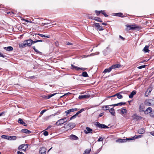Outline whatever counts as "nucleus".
Listing matches in <instances>:
<instances>
[{
    "mask_svg": "<svg viewBox=\"0 0 154 154\" xmlns=\"http://www.w3.org/2000/svg\"><path fill=\"white\" fill-rule=\"evenodd\" d=\"M126 30L129 31L130 30H139L141 29V27L140 26H136L135 24L130 25H126Z\"/></svg>",
    "mask_w": 154,
    "mask_h": 154,
    "instance_id": "nucleus-1",
    "label": "nucleus"
},
{
    "mask_svg": "<svg viewBox=\"0 0 154 154\" xmlns=\"http://www.w3.org/2000/svg\"><path fill=\"white\" fill-rule=\"evenodd\" d=\"M145 104L148 106H154V98L146 100L145 101Z\"/></svg>",
    "mask_w": 154,
    "mask_h": 154,
    "instance_id": "nucleus-2",
    "label": "nucleus"
},
{
    "mask_svg": "<svg viewBox=\"0 0 154 154\" xmlns=\"http://www.w3.org/2000/svg\"><path fill=\"white\" fill-rule=\"evenodd\" d=\"M96 126L100 128H108L109 127L103 124H101L99 122H97Z\"/></svg>",
    "mask_w": 154,
    "mask_h": 154,
    "instance_id": "nucleus-3",
    "label": "nucleus"
},
{
    "mask_svg": "<svg viewBox=\"0 0 154 154\" xmlns=\"http://www.w3.org/2000/svg\"><path fill=\"white\" fill-rule=\"evenodd\" d=\"M28 145L26 144H24L20 145L18 147V149L19 150L22 149L24 151H25L26 149L28 147Z\"/></svg>",
    "mask_w": 154,
    "mask_h": 154,
    "instance_id": "nucleus-4",
    "label": "nucleus"
},
{
    "mask_svg": "<svg viewBox=\"0 0 154 154\" xmlns=\"http://www.w3.org/2000/svg\"><path fill=\"white\" fill-rule=\"evenodd\" d=\"M94 25V26L97 28V29L98 30L102 31L104 29L103 28L102 26L100 25L99 23H95Z\"/></svg>",
    "mask_w": 154,
    "mask_h": 154,
    "instance_id": "nucleus-5",
    "label": "nucleus"
},
{
    "mask_svg": "<svg viewBox=\"0 0 154 154\" xmlns=\"http://www.w3.org/2000/svg\"><path fill=\"white\" fill-rule=\"evenodd\" d=\"M152 90V88L151 87H149L147 91H146L145 94V96L146 97H148L150 94L151 91Z\"/></svg>",
    "mask_w": 154,
    "mask_h": 154,
    "instance_id": "nucleus-6",
    "label": "nucleus"
},
{
    "mask_svg": "<svg viewBox=\"0 0 154 154\" xmlns=\"http://www.w3.org/2000/svg\"><path fill=\"white\" fill-rule=\"evenodd\" d=\"M133 119H136L137 120H140L142 119V117L140 116H138L136 114H134L132 116Z\"/></svg>",
    "mask_w": 154,
    "mask_h": 154,
    "instance_id": "nucleus-7",
    "label": "nucleus"
},
{
    "mask_svg": "<svg viewBox=\"0 0 154 154\" xmlns=\"http://www.w3.org/2000/svg\"><path fill=\"white\" fill-rule=\"evenodd\" d=\"M131 140L130 138H126V139H118L116 140V142H119L120 143H124L126 142L127 140Z\"/></svg>",
    "mask_w": 154,
    "mask_h": 154,
    "instance_id": "nucleus-8",
    "label": "nucleus"
},
{
    "mask_svg": "<svg viewBox=\"0 0 154 154\" xmlns=\"http://www.w3.org/2000/svg\"><path fill=\"white\" fill-rule=\"evenodd\" d=\"M26 43V45L28 47H31L32 45V39H29L26 40H24Z\"/></svg>",
    "mask_w": 154,
    "mask_h": 154,
    "instance_id": "nucleus-9",
    "label": "nucleus"
},
{
    "mask_svg": "<svg viewBox=\"0 0 154 154\" xmlns=\"http://www.w3.org/2000/svg\"><path fill=\"white\" fill-rule=\"evenodd\" d=\"M145 106L143 103L140 104L139 107V110L140 112H142L144 111Z\"/></svg>",
    "mask_w": 154,
    "mask_h": 154,
    "instance_id": "nucleus-10",
    "label": "nucleus"
},
{
    "mask_svg": "<svg viewBox=\"0 0 154 154\" xmlns=\"http://www.w3.org/2000/svg\"><path fill=\"white\" fill-rule=\"evenodd\" d=\"M66 122L67 120H66L65 121H63L62 119H61L57 121V122L55 124L57 126H59L60 125L63 124L65 122Z\"/></svg>",
    "mask_w": 154,
    "mask_h": 154,
    "instance_id": "nucleus-11",
    "label": "nucleus"
},
{
    "mask_svg": "<svg viewBox=\"0 0 154 154\" xmlns=\"http://www.w3.org/2000/svg\"><path fill=\"white\" fill-rule=\"evenodd\" d=\"M152 109L150 107H149L146 110L144 111L145 113V114H147L149 113H150V115L152 112Z\"/></svg>",
    "mask_w": 154,
    "mask_h": 154,
    "instance_id": "nucleus-12",
    "label": "nucleus"
},
{
    "mask_svg": "<svg viewBox=\"0 0 154 154\" xmlns=\"http://www.w3.org/2000/svg\"><path fill=\"white\" fill-rule=\"evenodd\" d=\"M92 131L93 130L89 127H87L86 128V130H85L84 131V132L86 134H88L89 133H91Z\"/></svg>",
    "mask_w": 154,
    "mask_h": 154,
    "instance_id": "nucleus-13",
    "label": "nucleus"
},
{
    "mask_svg": "<svg viewBox=\"0 0 154 154\" xmlns=\"http://www.w3.org/2000/svg\"><path fill=\"white\" fill-rule=\"evenodd\" d=\"M69 138L71 140H77L79 139L78 137L76 136L73 135L71 134V135L69 137Z\"/></svg>",
    "mask_w": 154,
    "mask_h": 154,
    "instance_id": "nucleus-14",
    "label": "nucleus"
},
{
    "mask_svg": "<svg viewBox=\"0 0 154 154\" xmlns=\"http://www.w3.org/2000/svg\"><path fill=\"white\" fill-rule=\"evenodd\" d=\"M121 67V65L120 64H114L111 66L112 70L116 69V68H119Z\"/></svg>",
    "mask_w": 154,
    "mask_h": 154,
    "instance_id": "nucleus-15",
    "label": "nucleus"
},
{
    "mask_svg": "<svg viewBox=\"0 0 154 154\" xmlns=\"http://www.w3.org/2000/svg\"><path fill=\"white\" fill-rule=\"evenodd\" d=\"M46 149L44 147H42L40 149L39 153H40V154L46 153Z\"/></svg>",
    "mask_w": 154,
    "mask_h": 154,
    "instance_id": "nucleus-16",
    "label": "nucleus"
},
{
    "mask_svg": "<svg viewBox=\"0 0 154 154\" xmlns=\"http://www.w3.org/2000/svg\"><path fill=\"white\" fill-rule=\"evenodd\" d=\"M90 97V95H85L79 96L78 98L79 99H82L84 98H89Z\"/></svg>",
    "mask_w": 154,
    "mask_h": 154,
    "instance_id": "nucleus-17",
    "label": "nucleus"
},
{
    "mask_svg": "<svg viewBox=\"0 0 154 154\" xmlns=\"http://www.w3.org/2000/svg\"><path fill=\"white\" fill-rule=\"evenodd\" d=\"M27 46L26 43L25 41H24L23 43H21L19 44V47L21 48H25Z\"/></svg>",
    "mask_w": 154,
    "mask_h": 154,
    "instance_id": "nucleus-18",
    "label": "nucleus"
},
{
    "mask_svg": "<svg viewBox=\"0 0 154 154\" xmlns=\"http://www.w3.org/2000/svg\"><path fill=\"white\" fill-rule=\"evenodd\" d=\"M4 48L5 50L9 51H11L13 50V48L11 46L5 47Z\"/></svg>",
    "mask_w": 154,
    "mask_h": 154,
    "instance_id": "nucleus-19",
    "label": "nucleus"
},
{
    "mask_svg": "<svg viewBox=\"0 0 154 154\" xmlns=\"http://www.w3.org/2000/svg\"><path fill=\"white\" fill-rule=\"evenodd\" d=\"M18 122L21 125H23L24 126H26L27 125L21 119H19Z\"/></svg>",
    "mask_w": 154,
    "mask_h": 154,
    "instance_id": "nucleus-20",
    "label": "nucleus"
},
{
    "mask_svg": "<svg viewBox=\"0 0 154 154\" xmlns=\"http://www.w3.org/2000/svg\"><path fill=\"white\" fill-rule=\"evenodd\" d=\"M143 137L142 135H135L132 137L130 138L131 140H134L137 138H140Z\"/></svg>",
    "mask_w": 154,
    "mask_h": 154,
    "instance_id": "nucleus-21",
    "label": "nucleus"
},
{
    "mask_svg": "<svg viewBox=\"0 0 154 154\" xmlns=\"http://www.w3.org/2000/svg\"><path fill=\"white\" fill-rule=\"evenodd\" d=\"M57 93H54L52 94H51L50 95H48L47 96H46L45 95L43 96V97L45 98L46 99H49L52 96H54L55 95L57 94Z\"/></svg>",
    "mask_w": 154,
    "mask_h": 154,
    "instance_id": "nucleus-22",
    "label": "nucleus"
},
{
    "mask_svg": "<svg viewBox=\"0 0 154 154\" xmlns=\"http://www.w3.org/2000/svg\"><path fill=\"white\" fill-rule=\"evenodd\" d=\"M21 132L22 133H24L26 134H29L31 132V131L26 129H23L21 130Z\"/></svg>",
    "mask_w": 154,
    "mask_h": 154,
    "instance_id": "nucleus-23",
    "label": "nucleus"
},
{
    "mask_svg": "<svg viewBox=\"0 0 154 154\" xmlns=\"http://www.w3.org/2000/svg\"><path fill=\"white\" fill-rule=\"evenodd\" d=\"M149 47V46H145L144 48L143 49V51H144L145 53L149 52V50L148 49Z\"/></svg>",
    "mask_w": 154,
    "mask_h": 154,
    "instance_id": "nucleus-24",
    "label": "nucleus"
},
{
    "mask_svg": "<svg viewBox=\"0 0 154 154\" xmlns=\"http://www.w3.org/2000/svg\"><path fill=\"white\" fill-rule=\"evenodd\" d=\"M136 92L137 91H132L129 95V97L130 98H133L134 95L136 94Z\"/></svg>",
    "mask_w": 154,
    "mask_h": 154,
    "instance_id": "nucleus-25",
    "label": "nucleus"
},
{
    "mask_svg": "<svg viewBox=\"0 0 154 154\" xmlns=\"http://www.w3.org/2000/svg\"><path fill=\"white\" fill-rule=\"evenodd\" d=\"M115 15L116 16L120 17H124L125 16L123 15V14L122 13H118L115 14Z\"/></svg>",
    "mask_w": 154,
    "mask_h": 154,
    "instance_id": "nucleus-26",
    "label": "nucleus"
},
{
    "mask_svg": "<svg viewBox=\"0 0 154 154\" xmlns=\"http://www.w3.org/2000/svg\"><path fill=\"white\" fill-rule=\"evenodd\" d=\"M117 96L118 99H120L122 98L123 97V96L122 95L120 94V93H117L115 95H113V96Z\"/></svg>",
    "mask_w": 154,
    "mask_h": 154,
    "instance_id": "nucleus-27",
    "label": "nucleus"
},
{
    "mask_svg": "<svg viewBox=\"0 0 154 154\" xmlns=\"http://www.w3.org/2000/svg\"><path fill=\"white\" fill-rule=\"evenodd\" d=\"M112 70V68L110 66L108 68L105 69L103 72V73L109 72Z\"/></svg>",
    "mask_w": 154,
    "mask_h": 154,
    "instance_id": "nucleus-28",
    "label": "nucleus"
},
{
    "mask_svg": "<svg viewBox=\"0 0 154 154\" xmlns=\"http://www.w3.org/2000/svg\"><path fill=\"white\" fill-rule=\"evenodd\" d=\"M138 133L140 134H142L145 133V130L143 128H141L139 129L138 130Z\"/></svg>",
    "mask_w": 154,
    "mask_h": 154,
    "instance_id": "nucleus-29",
    "label": "nucleus"
},
{
    "mask_svg": "<svg viewBox=\"0 0 154 154\" xmlns=\"http://www.w3.org/2000/svg\"><path fill=\"white\" fill-rule=\"evenodd\" d=\"M72 69H74L77 71H79L80 69V67L76 66H75L73 65H71Z\"/></svg>",
    "mask_w": 154,
    "mask_h": 154,
    "instance_id": "nucleus-30",
    "label": "nucleus"
},
{
    "mask_svg": "<svg viewBox=\"0 0 154 154\" xmlns=\"http://www.w3.org/2000/svg\"><path fill=\"white\" fill-rule=\"evenodd\" d=\"M109 112L113 116H115V112L114 109L112 108L110 109Z\"/></svg>",
    "mask_w": 154,
    "mask_h": 154,
    "instance_id": "nucleus-31",
    "label": "nucleus"
},
{
    "mask_svg": "<svg viewBox=\"0 0 154 154\" xmlns=\"http://www.w3.org/2000/svg\"><path fill=\"white\" fill-rule=\"evenodd\" d=\"M93 20L98 22H102V21L101 18L98 17H94V18L93 19Z\"/></svg>",
    "mask_w": 154,
    "mask_h": 154,
    "instance_id": "nucleus-32",
    "label": "nucleus"
},
{
    "mask_svg": "<svg viewBox=\"0 0 154 154\" xmlns=\"http://www.w3.org/2000/svg\"><path fill=\"white\" fill-rule=\"evenodd\" d=\"M1 137L2 138L5 139H7V140H9V137L10 136H8V135H2L1 136Z\"/></svg>",
    "mask_w": 154,
    "mask_h": 154,
    "instance_id": "nucleus-33",
    "label": "nucleus"
},
{
    "mask_svg": "<svg viewBox=\"0 0 154 154\" xmlns=\"http://www.w3.org/2000/svg\"><path fill=\"white\" fill-rule=\"evenodd\" d=\"M32 48L33 49V50L37 52V53L38 54H42V53L38 51L37 49H36L35 48V46H33Z\"/></svg>",
    "mask_w": 154,
    "mask_h": 154,
    "instance_id": "nucleus-34",
    "label": "nucleus"
},
{
    "mask_svg": "<svg viewBox=\"0 0 154 154\" xmlns=\"http://www.w3.org/2000/svg\"><path fill=\"white\" fill-rule=\"evenodd\" d=\"M91 151V149H86L83 154H89L90 153Z\"/></svg>",
    "mask_w": 154,
    "mask_h": 154,
    "instance_id": "nucleus-35",
    "label": "nucleus"
},
{
    "mask_svg": "<svg viewBox=\"0 0 154 154\" xmlns=\"http://www.w3.org/2000/svg\"><path fill=\"white\" fill-rule=\"evenodd\" d=\"M43 41L42 40H35V41H33L32 40L31 42H32V45L33 44H34L37 42H42Z\"/></svg>",
    "mask_w": 154,
    "mask_h": 154,
    "instance_id": "nucleus-36",
    "label": "nucleus"
},
{
    "mask_svg": "<svg viewBox=\"0 0 154 154\" xmlns=\"http://www.w3.org/2000/svg\"><path fill=\"white\" fill-rule=\"evenodd\" d=\"M9 140H15L17 139V137L15 136H10L9 137Z\"/></svg>",
    "mask_w": 154,
    "mask_h": 154,
    "instance_id": "nucleus-37",
    "label": "nucleus"
},
{
    "mask_svg": "<svg viewBox=\"0 0 154 154\" xmlns=\"http://www.w3.org/2000/svg\"><path fill=\"white\" fill-rule=\"evenodd\" d=\"M103 108L105 110H107L109 109V107L108 106H103Z\"/></svg>",
    "mask_w": 154,
    "mask_h": 154,
    "instance_id": "nucleus-38",
    "label": "nucleus"
},
{
    "mask_svg": "<svg viewBox=\"0 0 154 154\" xmlns=\"http://www.w3.org/2000/svg\"><path fill=\"white\" fill-rule=\"evenodd\" d=\"M82 76L84 77H88V75L86 72H83L82 73Z\"/></svg>",
    "mask_w": 154,
    "mask_h": 154,
    "instance_id": "nucleus-39",
    "label": "nucleus"
},
{
    "mask_svg": "<svg viewBox=\"0 0 154 154\" xmlns=\"http://www.w3.org/2000/svg\"><path fill=\"white\" fill-rule=\"evenodd\" d=\"M84 110V109L82 108V109L81 110H80L79 111H78L76 114L77 116H78L79 114L81 113L82 112H83Z\"/></svg>",
    "mask_w": 154,
    "mask_h": 154,
    "instance_id": "nucleus-40",
    "label": "nucleus"
},
{
    "mask_svg": "<svg viewBox=\"0 0 154 154\" xmlns=\"http://www.w3.org/2000/svg\"><path fill=\"white\" fill-rule=\"evenodd\" d=\"M95 13L97 16H98L100 14H101L102 11H95Z\"/></svg>",
    "mask_w": 154,
    "mask_h": 154,
    "instance_id": "nucleus-41",
    "label": "nucleus"
},
{
    "mask_svg": "<svg viewBox=\"0 0 154 154\" xmlns=\"http://www.w3.org/2000/svg\"><path fill=\"white\" fill-rule=\"evenodd\" d=\"M121 112L123 114H125L127 112V110L125 109H123L122 110Z\"/></svg>",
    "mask_w": 154,
    "mask_h": 154,
    "instance_id": "nucleus-42",
    "label": "nucleus"
},
{
    "mask_svg": "<svg viewBox=\"0 0 154 154\" xmlns=\"http://www.w3.org/2000/svg\"><path fill=\"white\" fill-rule=\"evenodd\" d=\"M101 14H103L105 17H107L108 16V15L106 14L104 11H102Z\"/></svg>",
    "mask_w": 154,
    "mask_h": 154,
    "instance_id": "nucleus-43",
    "label": "nucleus"
},
{
    "mask_svg": "<svg viewBox=\"0 0 154 154\" xmlns=\"http://www.w3.org/2000/svg\"><path fill=\"white\" fill-rule=\"evenodd\" d=\"M77 116L76 115V114H75V115H74L73 116H72L70 119V120H72V119H74L76 117V116Z\"/></svg>",
    "mask_w": 154,
    "mask_h": 154,
    "instance_id": "nucleus-44",
    "label": "nucleus"
},
{
    "mask_svg": "<svg viewBox=\"0 0 154 154\" xmlns=\"http://www.w3.org/2000/svg\"><path fill=\"white\" fill-rule=\"evenodd\" d=\"M146 66V65H142V66H141L138 67L137 68H138L139 69H141L143 68H145Z\"/></svg>",
    "mask_w": 154,
    "mask_h": 154,
    "instance_id": "nucleus-45",
    "label": "nucleus"
},
{
    "mask_svg": "<svg viewBox=\"0 0 154 154\" xmlns=\"http://www.w3.org/2000/svg\"><path fill=\"white\" fill-rule=\"evenodd\" d=\"M43 134L45 136H48V133L47 131H45L43 133Z\"/></svg>",
    "mask_w": 154,
    "mask_h": 154,
    "instance_id": "nucleus-46",
    "label": "nucleus"
},
{
    "mask_svg": "<svg viewBox=\"0 0 154 154\" xmlns=\"http://www.w3.org/2000/svg\"><path fill=\"white\" fill-rule=\"evenodd\" d=\"M0 57L4 58V57H6V56L5 55L3 54L2 53H1L0 52Z\"/></svg>",
    "mask_w": 154,
    "mask_h": 154,
    "instance_id": "nucleus-47",
    "label": "nucleus"
},
{
    "mask_svg": "<svg viewBox=\"0 0 154 154\" xmlns=\"http://www.w3.org/2000/svg\"><path fill=\"white\" fill-rule=\"evenodd\" d=\"M150 116L152 117H154V110L152 111V112L150 114Z\"/></svg>",
    "mask_w": 154,
    "mask_h": 154,
    "instance_id": "nucleus-48",
    "label": "nucleus"
},
{
    "mask_svg": "<svg viewBox=\"0 0 154 154\" xmlns=\"http://www.w3.org/2000/svg\"><path fill=\"white\" fill-rule=\"evenodd\" d=\"M66 44L67 45H72L73 44L72 43L70 42H66Z\"/></svg>",
    "mask_w": 154,
    "mask_h": 154,
    "instance_id": "nucleus-49",
    "label": "nucleus"
},
{
    "mask_svg": "<svg viewBox=\"0 0 154 154\" xmlns=\"http://www.w3.org/2000/svg\"><path fill=\"white\" fill-rule=\"evenodd\" d=\"M70 112H71L69 109L65 111V113H66V115L70 114Z\"/></svg>",
    "mask_w": 154,
    "mask_h": 154,
    "instance_id": "nucleus-50",
    "label": "nucleus"
},
{
    "mask_svg": "<svg viewBox=\"0 0 154 154\" xmlns=\"http://www.w3.org/2000/svg\"><path fill=\"white\" fill-rule=\"evenodd\" d=\"M103 138L102 137H101L99 138V139L97 141L98 142L102 141L103 140Z\"/></svg>",
    "mask_w": 154,
    "mask_h": 154,
    "instance_id": "nucleus-51",
    "label": "nucleus"
},
{
    "mask_svg": "<svg viewBox=\"0 0 154 154\" xmlns=\"http://www.w3.org/2000/svg\"><path fill=\"white\" fill-rule=\"evenodd\" d=\"M37 34L39 36H41L42 37H44L45 36V35L43 34Z\"/></svg>",
    "mask_w": 154,
    "mask_h": 154,
    "instance_id": "nucleus-52",
    "label": "nucleus"
},
{
    "mask_svg": "<svg viewBox=\"0 0 154 154\" xmlns=\"http://www.w3.org/2000/svg\"><path fill=\"white\" fill-rule=\"evenodd\" d=\"M46 111V109H44V110H42L41 112H40V114H43Z\"/></svg>",
    "mask_w": 154,
    "mask_h": 154,
    "instance_id": "nucleus-53",
    "label": "nucleus"
},
{
    "mask_svg": "<svg viewBox=\"0 0 154 154\" xmlns=\"http://www.w3.org/2000/svg\"><path fill=\"white\" fill-rule=\"evenodd\" d=\"M88 18L91 19H94V18H93V17L91 15L88 16Z\"/></svg>",
    "mask_w": 154,
    "mask_h": 154,
    "instance_id": "nucleus-54",
    "label": "nucleus"
},
{
    "mask_svg": "<svg viewBox=\"0 0 154 154\" xmlns=\"http://www.w3.org/2000/svg\"><path fill=\"white\" fill-rule=\"evenodd\" d=\"M87 68H80V69H81L83 71H84L87 69Z\"/></svg>",
    "mask_w": 154,
    "mask_h": 154,
    "instance_id": "nucleus-55",
    "label": "nucleus"
},
{
    "mask_svg": "<svg viewBox=\"0 0 154 154\" xmlns=\"http://www.w3.org/2000/svg\"><path fill=\"white\" fill-rule=\"evenodd\" d=\"M119 37L120 38L122 39V40H124L125 39V38H123L120 35L119 36Z\"/></svg>",
    "mask_w": 154,
    "mask_h": 154,
    "instance_id": "nucleus-56",
    "label": "nucleus"
},
{
    "mask_svg": "<svg viewBox=\"0 0 154 154\" xmlns=\"http://www.w3.org/2000/svg\"><path fill=\"white\" fill-rule=\"evenodd\" d=\"M23 20H24V21H25V22H27V23H29V22H30V23H31V21H29L28 20H26V19H23Z\"/></svg>",
    "mask_w": 154,
    "mask_h": 154,
    "instance_id": "nucleus-57",
    "label": "nucleus"
},
{
    "mask_svg": "<svg viewBox=\"0 0 154 154\" xmlns=\"http://www.w3.org/2000/svg\"><path fill=\"white\" fill-rule=\"evenodd\" d=\"M17 154H24L23 152L18 151L17 152Z\"/></svg>",
    "mask_w": 154,
    "mask_h": 154,
    "instance_id": "nucleus-58",
    "label": "nucleus"
},
{
    "mask_svg": "<svg viewBox=\"0 0 154 154\" xmlns=\"http://www.w3.org/2000/svg\"><path fill=\"white\" fill-rule=\"evenodd\" d=\"M44 37H45L46 38H50V35H45Z\"/></svg>",
    "mask_w": 154,
    "mask_h": 154,
    "instance_id": "nucleus-59",
    "label": "nucleus"
},
{
    "mask_svg": "<svg viewBox=\"0 0 154 154\" xmlns=\"http://www.w3.org/2000/svg\"><path fill=\"white\" fill-rule=\"evenodd\" d=\"M69 111H70V112H74V110H73V109L72 108V109H69Z\"/></svg>",
    "mask_w": 154,
    "mask_h": 154,
    "instance_id": "nucleus-60",
    "label": "nucleus"
},
{
    "mask_svg": "<svg viewBox=\"0 0 154 154\" xmlns=\"http://www.w3.org/2000/svg\"><path fill=\"white\" fill-rule=\"evenodd\" d=\"M45 25H46V23H42L41 25L42 26H43Z\"/></svg>",
    "mask_w": 154,
    "mask_h": 154,
    "instance_id": "nucleus-61",
    "label": "nucleus"
},
{
    "mask_svg": "<svg viewBox=\"0 0 154 154\" xmlns=\"http://www.w3.org/2000/svg\"><path fill=\"white\" fill-rule=\"evenodd\" d=\"M150 134L154 136V132H151Z\"/></svg>",
    "mask_w": 154,
    "mask_h": 154,
    "instance_id": "nucleus-62",
    "label": "nucleus"
},
{
    "mask_svg": "<svg viewBox=\"0 0 154 154\" xmlns=\"http://www.w3.org/2000/svg\"><path fill=\"white\" fill-rule=\"evenodd\" d=\"M103 113H101L99 114V116L101 117L103 116Z\"/></svg>",
    "mask_w": 154,
    "mask_h": 154,
    "instance_id": "nucleus-63",
    "label": "nucleus"
},
{
    "mask_svg": "<svg viewBox=\"0 0 154 154\" xmlns=\"http://www.w3.org/2000/svg\"><path fill=\"white\" fill-rule=\"evenodd\" d=\"M118 106H122V102L118 103Z\"/></svg>",
    "mask_w": 154,
    "mask_h": 154,
    "instance_id": "nucleus-64",
    "label": "nucleus"
}]
</instances>
